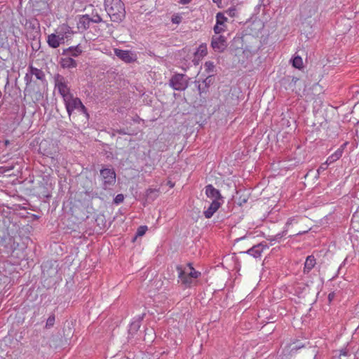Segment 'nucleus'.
Returning a JSON list of instances; mask_svg holds the SVG:
<instances>
[{"mask_svg":"<svg viewBox=\"0 0 359 359\" xmlns=\"http://www.w3.org/2000/svg\"><path fill=\"white\" fill-rule=\"evenodd\" d=\"M100 175L102 178L103 184L105 188L112 185L116 181V174L113 169L104 168L100 170Z\"/></svg>","mask_w":359,"mask_h":359,"instance_id":"nucleus-8","label":"nucleus"},{"mask_svg":"<svg viewBox=\"0 0 359 359\" xmlns=\"http://www.w3.org/2000/svg\"><path fill=\"white\" fill-rule=\"evenodd\" d=\"M316 262L313 256H308L304 264V273H309L316 265Z\"/></svg>","mask_w":359,"mask_h":359,"instance_id":"nucleus-18","label":"nucleus"},{"mask_svg":"<svg viewBox=\"0 0 359 359\" xmlns=\"http://www.w3.org/2000/svg\"><path fill=\"white\" fill-rule=\"evenodd\" d=\"M147 230V226H140L137 229V236H142L144 235V233H146Z\"/></svg>","mask_w":359,"mask_h":359,"instance_id":"nucleus-29","label":"nucleus"},{"mask_svg":"<svg viewBox=\"0 0 359 359\" xmlns=\"http://www.w3.org/2000/svg\"><path fill=\"white\" fill-rule=\"evenodd\" d=\"M358 218V212H355L353 215V218H352V221H351V224L353 225V226H354V224L355 223L357 222V219Z\"/></svg>","mask_w":359,"mask_h":359,"instance_id":"nucleus-36","label":"nucleus"},{"mask_svg":"<svg viewBox=\"0 0 359 359\" xmlns=\"http://www.w3.org/2000/svg\"><path fill=\"white\" fill-rule=\"evenodd\" d=\"M90 21L91 22H94V23H99L100 22H102V18L97 14V13H95V14H93L92 15V17H90Z\"/></svg>","mask_w":359,"mask_h":359,"instance_id":"nucleus-27","label":"nucleus"},{"mask_svg":"<svg viewBox=\"0 0 359 359\" xmlns=\"http://www.w3.org/2000/svg\"><path fill=\"white\" fill-rule=\"evenodd\" d=\"M226 13L230 16V17H234L236 15V7H231L228 10H226Z\"/></svg>","mask_w":359,"mask_h":359,"instance_id":"nucleus-32","label":"nucleus"},{"mask_svg":"<svg viewBox=\"0 0 359 359\" xmlns=\"http://www.w3.org/2000/svg\"><path fill=\"white\" fill-rule=\"evenodd\" d=\"M58 38L59 40L61 41V43H64L65 39H67L66 35H65L58 28L56 31V33L55 34Z\"/></svg>","mask_w":359,"mask_h":359,"instance_id":"nucleus-28","label":"nucleus"},{"mask_svg":"<svg viewBox=\"0 0 359 359\" xmlns=\"http://www.w3.org/2000/svg\"><path fill=\"white\" fill-rule=\"evenodd\" d=\"M358 125L359 126V122L358 123Z\"/></svg>","mask_w":359,"mask_h":359,"instance_id":"nucleus-42","label":"nucleus"},{"mask_svg":"<svg viewBox=\"0 0 359 359\" xmlns=\"http://www.w3.org/2000/svg\"><path fill=\"white\" fill-rule=\"evenodd\" d=\"M328 165H330V163H327V161L324 163L321 164L318 169V172L320 173V172L325 170Z\"/></svg>","mask_w":359,"mask_h":359,"instance_id":"nucleus-35","label":"nucleus"},{"mask_svg":"<svg viewBox=\"0 0 359 359\" xmlns=\"http://www.w3.org/2000/svg\"><path fill=\"white\" fill-rule=\"evenodd\" d=\"M292 65L295 68L301 69L303 67V60L301 57L296 56L292 60Z\"/></svg>","mask_w":359,"mask_h":359,"instance_id":"nucleus-24","label":"nucleus"},{"mask_svg":"<svg viewBox=\"0 0 359 359\" xmlns=\"http://www.w3.org/2000/svg\"><path fill=\"white\" fill-rule=\"evenodd\" d=\"M227 18L222 13H218L216 15V25L214 27L215 34H220L225 31Z\"/></svg>","mask_w":359,"mask_h":359,"instance_id":"nucleus-11","label":"nucleus"},{"mask_svg":"<svg viewBox=\"0 0 359 359\" xmlns=\"http://www.w3.org/2000/svg\"><path fill=\"white\" fill-rule=\"evenodd\" d=\"M82 48L79 46H71L68 48L64 49L62 55L67 57H77L82 53Z\"/></svg>","mask_w":359,"mask_h":359,"instance_id":"nucleus-14","label":"nucleus"},{"mask_svg":"<svg viewBox=\"0 0 359 359\" xmlns=\"http://www.w3.org/2000/svg\"><path fill=\"white\" fill-rule=\"evenodd\" d=\"M214 50L222 52L226 47V40L222 36H213L211 42Z\"/></svg>","mask_w":359,"mask_h":359,"instance_id":"nucleus-12","label":"nucleus"},{"mask_svg":"<svg viewBox=\"0 0 359 359\" xmlns=\"http://www.w3.org/2000/svg\"><path fill=\"white\" fill-rule=\"evenodd\" d=\"M192 0H180L179 3L183 5L189 4Z\"/></svg>","mask_w":359,"mask_h":359,"instance_id":"nucleus-37","label":"nucleus"},{"mask_svg":"<svg viewBox=\"0 0 359 359\" xmlns=\"http://www.w3.org/2000/svg\"><path fill=\"white\" fill-rule=\"evenodd\" d=\"M262 252V248L260 245L254 246L247 251V253L253 256L254 257H258Z\"/></svg>","mask_w":359,"mask_h":359,"instance_id":"nucleus-22","label":"nucleus"},{"mask_svg":"<svg viewBox=\"0 0 359 359\" xmlns=\"http://www.w3.org/2000/svg\"><path fill=\"white\" fill-rule=\"evenodd\" d=\"M205 67L208 72H211L213 71L215 65L212 62L209 61L205 63Z\"/></svg>","mask_w":359,"mask_h":359,"instance_id":"nucleus-30","label":"nucleus"},{"mask_svg":"<svg viewBox=\"0 0 359 359\" xmlns=\"http://www.w3.org/2000/svg\"><path fill=\"white\" fill-rule=\"evenodd\" d=\"M215 3H220L222 0H212Z\"/></svg>","mask_w":359,"mask_h":359,"instance_id":"nucleus-41","label":"nucleus"},{"mask_svg":"<svg viewBox=\"0 0 359 359\" xmlns=\"http://www.w3.org/2000/svg\"><path fill=\"white\" fill-rule=\"evenodd\" d=\"M171 21L174 24H180L182 21V17L179 15H174L172 16Z\"/></svg>","mask_w":359,"mask_h":359,"instance_id":"nucleus-31","label":"nucleus"},{"mask_svg":"<svg viewBox=\"0 0 359 359\" xmlns=\"http://www.w3.org/2000/svg\"><path fill=\"white\" fill-rule=\"evenodd\" d=\"M61 67L64 69L75 68L77 66V62L72 57L65 56L62 57L60 61Z\"/></svg>","mask_w":359,"mask_h":359,"instance_id":"nucleus-16","label":"nucleus"},{"mask_svg":"<svg viewBox=\"0 0 359 359\" xmlns=\"http://www.w3.org/2000/svg\"><path fill=\"white\" fill-rule=\"evenodd\" d=\"M47 42L48 45L53 48L59 47L62 43L59 38L55 34H51L48 36Z\"/></svg>","mask_w":359,"mask_h":359,"instance_id":"nucleus-19","label":"nucleus"},{"mask_svg":"<svg viewBox=\"0 0 359 359\" xmlns=\"http://www.w3.org/2000/svg\"><path fill=\"white\" fill-rule=\"evenodd\" d=\"M189 78L182 74H175L170 80V86L175 90H184L189 86Z\"/></svg>","mask_w":359,"mask_h":359,"instance_id":"nucleus-4","label":"nucleus"},{"mask_svg":"<svg viewBox=\"0 0 359 359\" xmlns=\"http://www.w3.org/2000/svg\"><path fill=\"white\" fill-rule=\"evenodd\" d=\"M189 271H184L181 266H177L178 277L183 284L190 285L192 283V278H196L200 275L191 265H188Z\"/></svg>","mask_w":359,"mask_h":359,"instance_id":"nucleus-5","label":"nucleus"},{"mask_svg":"<svg viewBox=\"0 0 359 359\" xmlns=\"http://www.w3.org/2000/svg\"><path fill=\"white\" fill-rule=\"evenodd\" d=\"M67 111L70 116L74 110H77L79 112H81L86 114L87 116H88L87 113V109L85 106L82 104L81 100L78 97H74L72 95L68 99L63 100Z\"/></svg>","mask_w":359,"mask_h":359,"instance_id":"nucleus-3","label":"nucleus"},{"mask_svg":"<svg viewBox=\"0 0 359 359\" xmlns=\"http://www.w3.org/2000/svg\"><path fill=\"white\" fill-rule=\"evenodd\" d=\"M132 327H134L135 329H138L140 327V323H134L131 325Z\"/></svg>","mask_w":359,"mask_h":359,"instance_id":"nucleus-38","label":"nucleus"},{"mask_svg":"<svg viewBox=\"0 0 359 359\" xmlns=\"http://www.w3.org/2000/svg\"><path fill=\"white\" fill-rule=\"evenodd\" d=\"M222 204V203L221 201H212L208 209L203 212L205 217L207 219L211 218L214 213L218 210Z\"/></svg>","mask_w":359,"mask_h":359,"instance_id":"nucleus-13","label":"nucleus"},{"mask_svg":"<svg viewBox=\"0 0 359 359\" xmlns=\"http://www.w3.org/2000/svg\"><path fill=\"white\" fill-rule=\"evenodd\" d=\"M293 223H297V219L295 218H290L286 223V229L285 231H288L290 225Z\"/></svg>","mask_w":359,"mask_h":359,"instance_id":"nucleus-34","label":"nucleus"},{"mask_svg":"<svg viewBox=\"0 0 359 359\" xmlns=\"http://www.w3.org/2000/svg\"><path fill=\"white\" fill-rule=\"evenodd\" d=\"M58 28L65 35H66L67 38L70 37L71 35L73 34V32L72 31L71 28L67 25L63 24Z\"/></svg>","mask_w":359,"mask_h":359,"instance_id":"nucleus-23","label":"nucleus"},{"mask_svg":"<svg viewBox=\"0 0 359 359\" xmlns=\"http://www.w3.org/2000/svg\"><path fill=\"white\" fill-rule=\"evenodd\" d=\"M328 298L331 301L332 299L333 298V294H330L329 296H328Z\"/></svg>","mask_w":359,"mask_h":359,"instance_id":"nucleus-39","label":"nucleus"},{"mask_svg":"<svg viewBox=\"0 0 359 359\" xmlns=\"http://www.w3.org/2000/svg\"><path fill=\"white\" fill-rule=\"evenodd\" d=\"M168 184L170 187H173L174 184L171 182H168Z\"/></svg>","mask_w":359,"mask_h":359,"instance_id":"nucleus-40","label":"nucleus"},{"mask_svg":"<svg viewBox=\"0 0 359 359\" xmlns=\"http://www.w3.org/2000/svg\"><path fill=\"white\" fill-rule=\"evenodd\" d=\"M205 195L212 201H221L223 203L222 196L219 191L215 189L212 184H208L205 187Z\"/></svg>","mask_w":359,"mask_h":359,"instance_id":"nucleus-10","label":"nucleus"},{"mask_svg":"<svg viewBox=\"0 0 359 359\" xmlns=\"http://www.w3.org/2000/svg\"><path fill=\"white\" fill-rule=\"evenodd\" d=\"M345 145H346V144L342 145L333 154H332L330 156H329L328 158L327 159V163L331 164V163H334V161H336L337 160H338L342 156L344 147Z\"/></svg>","mask_w":359,"mask_h":359,"instance_id":"nucleus-17","label":"nucleus"},{"mask_svg":"<svg viewBox=\"0 0 359 359\" xmlns=\"http://www.w3.org/2000/svg\"><path fill=\"white\" fill-rule=\"evenodd\" d=\"M55 320V317L54 315H51L48 317L46 321V328H50L53 326Z\"/></svg>","mask_w":359,"mask_h":359,"instance_id":"nucleus-26","label":"nucleus"},{"mask_svg":"<svg viewBox=\"0 0 359 359\" xmlns=\"http://www.w3.org/2000/svg\"><path fill=\"white\" fill-rule=\"evenodd\" d=\"M317 12V8L313 5H304L301 10L302 17L307 18L314 15Z\"/></svg>","mask_w":359,"mask_h":359,"instance_id":"nucleus-15","label":"nucleus"},{"mask_svg":"<svg viewBox=\"0 0 359 359\" xmlns=\"http://www.w3.org/2000/svg\"><path fill=\"white\" fill-rule=\"evenodd\" d=\"M26 88L25 89V96L29 97L34 103L40 102L43 96L41 91V87L37 88L36 81H31L27 76H25Z\"/></svg>","mask_w":359,"mask_h":359,"instance_id":"nucleus-2","label":"nucleus"},{"mask_svg":"<svg viewBox=\"0 0 359 359\" xmlns=\"http://www.w3.org/2000/svg\"><path fill=\"white\" fill-rule=\"evenodd\" d=\"M124 197L123 194H118L114 198V203L118 204L123 201Z\"/></svg>","mask_w":359,"mask_h":359,"instance_id":"nucleus-33","label":"nucleus"},{"mask_svg":"<svg viewBox=\"0 0 359 359\" xmlns=\"http://www.w3.org/2000/svg\"><path fill=\"white\" fill-rule=\"evenodd\" d=\"M207 53V48L205 46H200L197 50V51L195 53L196 57L200 56L203 57Z\"/></svg>","mask_w":359,"mask_h":359,"instance_id":"nucleus-25","label":"nucleus"},{"mask_svg":"<svg viewBox=\"0 0 359 359\" xmlns=\"http://www.w3.org/2000/svg\"><path fill=\"white\" fill-rule=\"evenodd\" d=\"M159 194V191L156 189H148L146 191V200L149 201H154Z\"/></svg>","mask_w":359,"mask_h":359,"instance_id":"nucleus-21","label":"nucleus"},{"mask_svg":"<svg viewBox=\"0 0 359 359\" xmlns=\"http://www.w3.org/2000/svg\"><path fill=\"white\" fill-rule=\"evenodd\" d=\"M104 6L111 21L120 22L124 19L126 11L121 0H105Z\"/></svg>","mask_w":359,"mask_h":359,"instance_id":"nucleus-1","label":"nucleus"},{"mask_svg":"<svg viewBox=\"0 0 359 359\" xmlns=\"http://www.w3.org/2000/svg\"><path fill=\"white\" fill-rule=\"evenodd\" d=\"M31 81H36L37 82V88L44 87L46 84V81L45 79V74L42 70L39 69L37 68L33 67L30 66L29 67L28 72L26 74L25 76H27Z\"/></svg>","mask_w":359,"mask_h":359,"instance_id":"nucleus-7","label":"nucleus"},{"mask_svg":"<svg viewBox=\"0 0 359 359\" xmlns=\"http://www.w3.org/2000/svg\"><path fill=\"white\" fill-rule=\"evenodd\" d=\"M114 54L121 60L127 63H130L136 60V56L130 50H121L118 48L114 49Z\"/></svg>","mask_w":359,"mask_h":359,"instance_id":"nucleus-9","label":"nucleus"},{"mask_svg":"<svg viewBox=\"0 0 359 359\" xmlns=\"http://www.w3.org/2000/svg\"><path fill=\"white\" fill-rule=\"evenodd\" d=\"M54 79L55 88L58 90V92L62 97L63 100H67L68 97L73 95L67 86V82L62 76L57 74Z\"/></svg>","mask_w":359,"mask_h":359,"instance_id":"nucleus-6","label":"nucleus"},{"mask_svg":"<svg viewBox=\"0 0 359 359\" xmlns=\"http://www.w3.org/2000/svg\"><path fill=\"white\" fill-rule=\"evenodd\" d=\"M90 22L91 21L88 15H83L79 21V28L86 29L89 27Z\"/></svg>","mask_w":359,"mask_h":359,"instance_id":"nucleus-20","label":"nucleus"}]
</instances>
